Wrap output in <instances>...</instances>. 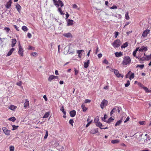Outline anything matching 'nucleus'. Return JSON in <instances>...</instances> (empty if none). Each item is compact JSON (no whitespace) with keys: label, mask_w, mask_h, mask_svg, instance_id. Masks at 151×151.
I'll list each match as a JSON object with an SVG mask.
<instances>
[{"label":"nucleus","mask_w":151,"mask_h":151,"mask_svg":"<svg viewBox=\"0 0 151 151\" xmlns=\"http://www.w3.org/2000/svg\"><path fill=\"white\" fill-rule=\"evenodd\" d=\"M16 108L17 106L14 105H11L9 108V109L12 110H14L15 109H16Z\"/></svg>","instance_id":"4be33fe9"},{"label":"nucleus","mask_w":151,"mask_h":151,"mask_svg":"<svg viewBox=\"0 0 151 151\" xmlns=\"http://www.w3.org/2000/svg\"><path fill=\"white\" fill-rule=\"evenodd\" d=\"M116 110H118V113H119L120 111H121V110L122 109V108L121 107H116Z\"/></svg>","instance_id":"5fc2aeb1"},{"label":"nucleus","mask_w":151,"mask_h":151,"mask_svg":"<svg viewBox=\"0 0 151 151\" xmlns=\"http://www.w3.org/2000/svg\"><path fill=\"white\" fill-rule=\"evenodd\" d=\"M58 2L59 4V6L61 7H63L64 5L62 1L60 0H58Z\"/></svg>","instance_id":"c756f323"},{"label":"nucleus","mask_w":151,"mask_h":151,"mask_svg":"<svg viewBox=\"0 0 151 151\" xmlns=\"http://www.w3.org/2000/svg\"><path fill=\"white\" fill-rule=\"evenodd\" d=\"M74 71H75V75H77V74L79 73V71L77 70L76 68H74Z\"/></svg>","instance_id":"603ef678"},{"label":"nucleus","mask_w":151,"mask_h":151,"mask_svg":"<svg viewBox=\"0 0 151 151\" xmlns=\"http://www.w3.org/2000/svg\"><path fill=\"white\" fill-rule=\"evenodd\" d=\"M131 73V71H129L128 72L127 74H126V76H125L126 78H129V73Z\"/></svg>","instance_id":"0e129e2a"},{"label":"nucleus","mask_w":151,"mask_h":151,"mask_svg":"<svg viewBox=\"0 0 151 151\" xmlns=\"http://www.w3.org/2000/svg\"><path fill=\"white\" fill-rule=\"evenodd\" d=\"M60 110L63 113L64 115H66V112L64 111V107L63 106L60 109Z\"/></svg>","instance_id":"bb28decb"},{"label":"nucleus","mask_w":151,"mask_h":151,"mask_svg":"<svg viewBox=\"0 0 151 151\" xmlns=\"http://www.w3.org/2000/svg\"><path fill=\"white\" fill-rule=\"evenodd\" d=\"M119 141L117 139L112 140L111 141V142L112 144H117L119 142Z\"/></svg>","instance_id":"7c9ffc66"},{"label":"nucleus","mask_w":151,"mask_h":151,"mask_svg":"<svg viewBox=\"0 0 151 151\" xmlns=\"http://www.w3.org/2000/svg\"><path fill=\"white\" fill-rule=\"evenodd\" d=\"M99 120V119H95L94 120V122L95 124L96 125H97Z\"/></svg>","instance_id":"49530a36"},{"label":"nucleus","mask_w":151,"mask_h":151,"mask_svg":"<svg viewBox=\"0 0 151 151\" xmlns=\"http://www.w3.org/2000/svg\"><path fill=\"white\" fill-rule=\"evenodd\" d=\"M102 55L101 53H99L98 55V57L99 58H101L102 57Z\"/></svg>","instance_id":"774afa93"},{"label":"nucleus","mask_w":151,"mask_h":151,"mask_svg":"<svg viewBox=\"0 0 151 151\" xmlns=\"http://www.w3.org/2000/svg\"><path fill=\"white\" fill-rule=\"evenodd\" d=\"M150 30L149 29H146L145 30L142 34V36L145 37L147 36V34L150 32Z\"/></svg>","instance_id":"0eeeda50"},{"label":"nucleus","mask_w":151,"mask_h":151,"mask_svg":"<svg viewBox=\"0 0 151 151\" xmlns=\"http://www.w3.org/2000/svg\"><path fill=\"white\" fill-rule=\"evenodd\" d=\"M134 77V73H132L130 76L129 78L130 80H131L132 79H133Z\"/></svg>","instance_id":"37998d69"},{"label":"nucleus","mask_w":151,"mask_h":151,"mask_svg":"<svg viewBox=\"0 0 151 151\" xmlns=\"http://www.w3.org/2000/svg\"><path fill=\"white\" fill-rule=\"evenodd\" d=\"M14 27L15 28L17 31H19V29H18L19 27H18L16 25H14Z\"/></svg>","instance_id":"69168bd1"},{"label":"nucleus","mask_w":151,"mask_h":151,"mask_svg":"<svg viewBox=\"0 0 151 151\" xmlns=\"http://www.w3.org/2000/svg\"><path fill=\"white\" fill-rule=\"evenodd\" d=\"M116 108H114L111 111L110 113V115L111 116L113 113H114L116 111Z\"/></svg>","instance_id":"cd10ccee"},{"label":"nucleus","mask_w":151,"mask_h":151,"mask_svg":"<svg viewBox=\"0 0 151 151\" xmlns=\"http://www.w3.org/2000/svg\"><path fill=\"white\" fill-rule=\"evenodd\" d=\"M63 35L67 38L72 37V35L70 33L68 32L63 34Z\"/></svg>","instance_id":"4468645a"},{"label":"nucleus","mask_w":151,"mask_h":151,"mask_svg":"<svg viewBox=\"0 0 151 151\" xmlns=\"http://www.w3.org/2000/svg\"><path fill=\"white\" fill-rule=\"evenodd\" d=\"M17 42V40L15 38L13 39H12L11 46L13 47L15 45Z\"/></svg>","instance_id":"f8f14e48"},{"label":"nucleus","mask_w":151,"mask_h":151,"mask_svg":"<svg viewBox=\"0 0 151 151\" xmlns=\"http://www.w3.org/2000/svg\"><path fill=\"white\" fill-rule=\"evenodd\" d=\"M73 8L74 9H77L78 10H79V8H78L76 4H73Z\"/></svg>","instance_id":"09e8293b"},{"label":"nucleus","mask_w":151,"mask_h":151,"mask_svg":"<svg viewBox=\"0 0 151 151\" xmlns=\"http://www.w3.org/2000/svg\"><path fill=\"white\" fill-rule=\"evenodd\" d=\"M90 60H88L86 61L84 63V67L85 68H87L89 66V63Z\"/></svg>","instance_id":"9b49d317"},{"label":"nucleus","mask_w":151,"mask_h":151,"mask_svg":"<svg viewBox=\"0 0 151 151\" xmlns=\"http://www.w3.org/2000/svg\"><path fill=\"white\" fill-rule=\"evenodd\" d=\"M8 120H9L12 121V122H14L16 121V119L15 117L13 116L9 118Z\"/></svg>","instance_id":"b1692460"},{"label":"nucleus","mask_w":151,"mask_h":151,"mask_svg":"<svg viewBox=\"0 0 151 151\" xmlns=\"http://www.w3.org/2000/svg\"><path fill=\"white\" fill-rule=\"evenodd\" d=\"M136 58H138L139 60L143 61V58H140L139 56L136 57Z\"/></svg>","instance_id":"13d9d810"},{"label":"nucleus","mask_w":151,"mask_h":151,"mask_svg":"<svg viewBox=\"0 0 151 151\" xmlns=\"http://www.w3.org/2000/svg\"><path fill=\"white\" fill-rule=\"evenodd\" d=\"M112 45L114 48H116L119 47L121 45V43L120 40L117 39L115 40Z\"/></svg>","instance_id":"f03ea898"},{"label":"nucleus","mask_w":151,"mask_h":151,"mask_svg":"<svg viewBox=\"0 0 151 151\" xmlns=\"http://www.w3.org/2000/svg\"><path fill=\"white\" fill-rule=\"evenodd\" d=\"M139 47L137 48L136 50L133 51V55L134 56H136V54L137 53V51L138 50Z\"/></svg>","instance_id":"c9c22d12"},{"label":"nucleus","mask_w":151,"mask_h":151,"mask_svg":"<svg viewBox=\"0 0 151 151\" xmlns=\"http://www.w3.org/2000/svg\"><path fill=\"white\" fill-rule=\"evenodd\" d=\"M34 47L32 46H29V47L28 48V49L29 50H34Z\"/></svg>","instance_id":"4d7b16f0"},{"label":"nucleus","mask_w":151,"mask_h":151,"mask_svg":"<svg viewBox=\"0 0 151 151\" xmlns=\"http://www.w3.org/2000/svg\"><path fill=\"white\" fill-rule=\"evenodd\" d=\"M58 11L60 12L61 15H64V13H63V12L61 8L59 7L58 9Z\"/></svg>","instance_id":"473e14b6"},{"label":"nucleus","mask_w":151,"mask_h":151,"mask_svg":"<svg viewBox=\"0 0 151 151\" xmlns=\"http://www.w3.org/2000/svg\"><path fill=\"white\" fill-rule=\"evenodd\" d=\"M76 114V112L75 110H73L70 112V116L71 117H73L75 116Z\"/></svg>","instance_id":"1a4fd4ad"},{"label":"nucleus","mask_w":151,"mask_h":151,"mask_svg":"<svg viewBox=\"0 0 151 151\" xmlns=\"http://www.w3.org/2000/svg\"><path fill=\"white\" fill-rule=\"evenodd\" d=\"M114 119L112 118L111 117L108 119V121H106V122L109 124L112 122V121L114 120Z\"/></svg>","instance_id":"c85d7f7f"},{"label":"nucleus","mask_w":151,"mask_h":151,"mask_svg":"<svg viewBox=\"0 0 151 151\" xmlns=\"http://www.w3.org/2000/svg\"><path fill=\"white\" fill-rule=\"evenodd\" d=\"M103 62L104 63L106 64H107L108 63V61L106 59H105L104 60Z\"/></svg>","instance_id":"e2e57ef3"},{"label":"nucleus","mask_w":151,"mask_h":151,"mask_svg":"<svg viewBox=\"0 0 151 151\" xmlns=\"http://www.w3.org/2000/svg\"><path fill=\"white\" fill-rule=\"evenodd\" d=\"M84 50H78L77 52V53L78 54H81V53L82 52H84Z\"/></svg>","instance_id":"8fccbe9b"},{"label":"nucleus","mask_w":151,"mask_h":151,"mask_svg":"<svg viewBox=\"0 0 151 151\" xmlns=\"http://www.w3.org/2000/svg\"><path fill=\"white\" fill-rule=\"evenodd\" d=\"M144 67V64L137 65L136 67V68L137 67H139L141 69H142Z\"/></svg>","instance_id":"72a5a7b5"},{"label":"nucleus","mask_w":151,"mask_h":151,"mask_svg":"<svg viewBox=\"0 0 151 151\" xmlns=\"http://www.w3.org/2000/svg\"><path fill=\"white\" fill-rule=\"evenodd\" d=\"M16 8L17 11L19 12L20 13L21 11V8L20 5L18 3L16 5Z\"/></svg>","instance_id":"2eb2a0df"},{"label":"nucleus","mask_w":151,"mask_h":151,"mask_svg":"<svg viewBox=\"0 0 151 151\" xmlns=\"http://www.w3.org/2000/svg\"><path fill=\"white\" fill-rule=\"evenodd\" d=\"M90 102L91 100L88 99H86L85 100V103H90Z\"/></svg>","instance_id":"052dcab7"},{"label":"nucleus","mask_w":151,"mask_h":151,"mask_svg":"<svg viewBox=\"0 0 151 151\" xmlns=\"http://www.w3.org/2000/svg\"><path fill=\"white\" fill-rule=\"evenodd\" d=\"M128 45V42H126L125 43H124L121 46L122 48H125L127 47Z\"/></svg>","instance_id":"aec40b11"},{"label":"nucleus","mask_w":151,"mask_h":151,"mask_svg":"<svg viewBox=\"0 0 151 151\" xmlns=\"http://www.w3.org/2000/svg\"><path fill=\"white\" fill-rule=\"evenodd\" d=\"M138 85L140 87H141L142 88H143V87H145V86L142 83H139Z\"/></svg>","instance_id":"338daca9"},{"label":"nucleus","mask_w":151,"mask_h":151,"mask_svg":"<svg viewBox=\"0 0 151 151\" xmlns=\"http://www.w3.org/2000/svg\"><path fill=\"white\" fill-rule=\"evenodd\" d=\"M24 107L25 109L27 108V107H28L29 106V101L28 100L26 99L24 103Z\"/></svg>","instance_id":"f3484780"},{"label":"nucleus","mask_w":151,"mask_h":151,"mask_svg":"<svg viewBox=\"0 0 151 151\" xmlns=\"http://www.w3.org/2000/svg\"><path fill=\"white\" fill-rule=\"evenodd\" d=\"M81 107L83 112H85L87 109V108L85 106L84 104H82L81 105Z\"/></svg>","instance_id":"6ab92c4d"},{"label":"nucleus","mask_w":151,"mask_h":151,"mask_svg":"<svg viewBox=\"0 0 151 151\" xmlns=\"http://www.w3.org/2000/svg\"><path fill=\"white\" fill-rule=\"evenodd\" d=\"M107 116L106 114H105L103 118V119H102V120L104 122H106V119L107 118Z\"/></svg>","instance_id":"ea45409f"},{"label":"nucleus","mask_w":151,"mask_h":151,"mask_svg":"<svg viewBox=\"0 0 151 151\" xmlns=\"http://www.w3.org/2000/svg\"><path fill=\"white\" fill-rule=\"evenodd\" d=\"M111 71H114V74L116 76L119 73V71L117 70H116L114 69H112Z\"/></svg>","instance_id":"2f4dec72"},{"label":"nucleus","mask_w":151,"mask_h":151,"mask_svg":"<svg viewBox=\"0 0 151 151\" xmlns=\"http://www.w3.org/2000/svg\"><path fill=\"white\" fill-rule=\"evenodd\" d=\"M131 62V59L129 56H125L122 61V64L123 65H127L130 64Z\"/></svg>","instance_id":"f257e3e1"},{"label":"nucleus","mask_w":151,"mask_h":151,"mask_svg":"<svg viewBox=\"0 0 151 151\" xmlns=\"http://www.w3.org/2000/svg\"><path fill=\"white\" fill-rule=\"evenodd\" d=\"M74 123V121L73 119H70L69 121V123L71 124L72 126H73V123Z\"/></svg>","instance_id":"de8ad7c7"},{"label":"nucleus","mask_w":151,"mask_h":151,"mask_svg":"<svg viewBox=\"0 0 151 151\" xmlns=\"http://www.w3.org/2000/svg\"><path fill=\"white\" fill-rule=\"evenodd\" d=\"M12 130H15L17 129L18 127V126H16L14 125H13L12 126Z\"/></svg>","instance_id":"4c0bfd02"},{"label":"nucleus","mask_w":151,"mask_h":151,"mask_svg":"<svg viewBox=\"0 0 151 151\" xmlns=\"http://www.w3.org/2000/svg\"><path fill=\"white\" fill-rule=\"evenodd\" d=\"M12 3V0H9L6 4V8L7 9H9L11 6Z\"/></svg>","instance_id":"9d476101"},{"label":"nucleus","mask_w":151,"mask_h":151,"mask_svg":"<svg viewBox=\"0 0 151 151\" xmlns=\"http://www.w3.org/2000/svg\"><path fill=\"white\" fill-rule=\"evenodd\" d=\"M24 50L22 48V47L20 45V44H19V49L18 51V54L21 56H23V52Z\"/></svg>","instance_id":"20e7f679"},{"label":"nucleus","mask_w":151,"mask_h":151,"mask_svg":"<svg viewBox=\"0 0 151 151\" xmlns=\"http://www.w3.org/2000/svg\"><path fill=\"white\" fill-rule=\"evenodd\" d=\"M96 126L99 127L101 129H103V128H102L101 127L103 126V125L101 123L99 122L98 123L97 125Z\"/></svg>","instance_id":"f704fd0d"},{"label":"nucleus","mask_w":151,"mask_h":151,"mask_svg":"<svg viewBox=\"0 0 151 151\" xmlns=\"http://www.w3.org/2000/svg\"><path fill=\"white\" fill-rule=\"evenodd\" d=\"M48 136V132L47 130L46 131V133L45 136L44 137V139H45L47 138V137Z\"/></svg>","instance_id":"c03bdc74"},{"label":"nucleus","mask_w":151,"mask_h":151,"mask_svg":"<svg viewBox=\"0 0 151 151\" xmlns=\"http://www.w3.org/2000/svg\"><path fill=\"white\" fill-rule=\"evenodd\" d=\"M130 84V82L129 80H128L127 83L125 84V86L126 87H128Z\"/></svg>","instance_id":"58836bf2"},{"label":"nucleus","mask_w":151,"mask_h":151,"mask_svg":"<svg viewBox=\"0 0 151 151\" xmlns=\"http://www.w3.org/2000/svg\"><path fill=\"white\" fill-rule=\"evenodd\" d=\"M98 128H93L90 130V133L91 134H94L98 132Z\"/></svg>","instance_id":"423d86ee"},{"label":"nucleus","mask_w":151,"mask_h":151,"mask_svg":"<svg viewBox=\"0 0 151 151\" xmlns=\"http://www.w3.org/2000/svg\"><path fill=\"white\" fill-rule=\"evenodd\" d=\"M50 113V112L49 111L46 112L44 114L43 118H47L49 115Z\"/></svg>","instance_id":"5701e85b"},{"label":"nucleus","mask_w":151,"mask_h":151,"mask_svg":"<svg viewBox=\"0 0 151 151\" xmlns=\"http://www.w3.org/2000/svg\"><path fill=\"white\" fill-rule=\"evenodd\" d=\"M122 122V119H120V120H119L115 124V126H117L119 125Z\"/></svg>","instance_id":"412c9836"},{"label":"nucleus","mask_w":151,"mask_h":151,"mask_svg":"<svg viewBox=\"0 0 151 151\" xmlns=\"http://www.w3.org/2000/svg\"><path fill=\"white\" fill-rule=\"evenodd\" d=\"M143 89H144V90L146 92V93H148V90H149V89L147 88V87H143Z\"/></svg>","instance_id":"3c124183"},{"label":"nucleus","mask_w":151,"mask_h":151,"mask_svg":"<svg viewBox=\"0 0 151 151\" xmlns=\"http://www.w3.org/2000/svg\"><path fill=\"white\" fill-rule=\"evenodd\" d=\"M54 76H53V75H51L50 76L48 79V81H51L52 80L54 79Z\"/></svg>","instance_id":"393cba45"},{"label":"nucleus","mask_w":151,"mask_h":151,"mask_svg":"<svg viewBox=\"0 0 151 151\" xmlns=\"http://www.w3.org/2000/svg\"><path fill=\"white\" fill-rule=\"evenodd\" d=\"M73 21L70 19H68L67 20V26H72L73 24Z\"/></svg>","instance_id":"6e6552de"},{"label":"nucleus","mask_w":151,"mask_h":151,"mask_svg":"<svg viewBox=\"0 0 151 151\" xmlns=\"http://www.w3.org/2000/svg\"><path fill=\"white\" fill-rule=\"evenodd\" d=\"M108 101L105 99L103 100L101 102L100 104L101 108L103 109L104 108V107L107 106L108 104Z\"/></svg>","instance_id":"7ed1b4c3"},{"label":"nucleus","mask_w":151,"mask_h":151,"mask_svg":"<svg viewBox=\"0 0 151 151\" xmlns=\"http://www.w3.org/2000/svg\"><path fill=\"white\" fill-rule=\"evenodd\" d=\"M14 50L15 49L14 48H12L6 56H9L10 55L12 54V52L14 51Z\"/></svg>","instance_id":"dca6fc26"},{"label":"nucleus","mask_w":151,"mask_h":151,"mask_svg":"<svg viewBox=\"0 0 151 151\" xmlns=\"http://www.w3.org/2000/svg\"><path fill=\"white\" fill-rule=\"evenodd\" d=\"M2 130L4 133L6 135H9L10 134V131L8 130L5 127H3Z\"/></svg>","instance_id":"39448f33"},{"label":"nucleus","mask_w":151,"mask_h":151,"mask_svg":"<svg viewBox=\"0 0 151 151\" xmlns=\"http://www.w3.org/2000/svg\"><path fill=\"white\" fill-rule=\"evenodd\" d=\"M117 8V6L116 5H113L110 8L111 9H116Z\"/></svg>","instance_id":"6e6d98bb"},{"label":"nucleus","mask_w":151,"mask_h":151,"mask_svg":"<svg viewBox=\"0 0 151 151\" xmlns=\"http://www.w3.org/2000/svg\"><path fill=\"white\" fill-rule=\"evenodd\" d=\"M4 29L7 32H9L10 30L9 28L7 27H4Z\"/></svg>","instance_id":"864d4df0"},{"label":"nucleus","mask_w":151,"mask_h":151,"mask_svg":"<svg viewBox=\"0 0 151 151\" xmlns=\"http://www.w3.org/2000/svg\"><path fill=\"white\" fill-rule=\"evenodd\" d=\"M125 18L127 20H128L129 19V17L128 15V12H127L125 14Z\"/></svg>","instance_id":"a19ab883"},{"label":"nucleus","mask_w":151,"mask_h":151,"mask_svg":"<svg viewBox=\"0 0 151 151\" xmlns=\"http://www.w3.org/2000/svg\"><path fill=\"white\" fill-rule=\"evenodd\" d=\"M27 36L29 38H30L32 37V35L31 33H27Z\"/></svg>","instance_id":"bf43d9fd"},{"label":"nucleus","mask_w":151,"mask_h":151,"mask_svg":"<svg viewBox=\"0 0 151 151\" xmlns=\"http://www.w3.org/2000/svg\"><path fill=\"white\" fill-rule=\"evenodd\" d=\"M14 147L13 146H10L9 147L10 151H14Z\"/></svg>","instance_id":"79ce46f5"},{"label":"nucleus","mask_w":151,"mask_h":151,"mask_svg":"<svg viewBox=\"0 0 151 151\" xmlns=\"http://www.w3.org/2000/svg\"><path fill=\"white\" fill-rule=\"evenodd\" d=\"M113 16L119 19H120L122 17V16L119 14H115Z\"/></svg>","instance_id":"a878e982"},{"label":"nucleus","mask_w":151,"mask_h":151,"mask_svg":"<svg viewBox=\"0 0 151 151\" xmlns=\"http://www.w3.org/2000/svg\"><path fill=\"white\" fill-rule=\"evenodd\" d=\"M22 29L24 32L27 31L28 30L27 27L24 26H23L22 27Z\"/></svg>","instance_id":"e433bc0d"},{"label":"nucleus","mask_w":151,"mask_h":151,"mask_svg":"<svg viewBox=\"0 0 151 151\" xmlns=\"http://www.w3.org/2000/svg\"><path fill=\"white\" fill-rule=\"evenodd\" d=\"M147 50V46L144 47V46L142 47L139 50V51H146Z\"/></svg>","instance_id":"ddd939ff"},{"label":"nucleus","mask_w":151,"mask_h":151,"mask_svg":"<svg viewBox=\"0 0 151 151\" xmlns=\"http://www.w3.org/2000/svg\"><path fill=\"white\" fill-rule=\"evenodd\" d=\"M92 120L91 121L88 122V123L86 125V127H88L92 123Z\"/></svg>","instance_id":"a18cd8bd"},{"label":"nucleus","mask_w":151,"mask_h":151,"mask_svg":"<svg viewBox=\"0 0 151 151\" xmlns=\"http://www.w3.org/2000/svg\"><path fill=\"white\" fill-rule=\"evenodd\" d=\"M115 54V56L117 57H119L122 55V53L121 52H116Z\"/></svg>","instance_id":"a211bd4d"},{"label":"nucleus","mask_w":151,"mask_h":151,"mask_svg":"<svg viewBox=\"0 0 151 151\" xmlns=\"http://www.w3.org/2000/svg\"><path fill=\"white\" fill-rule=\"evenodd\" d=\"M129 119V116L127 117L126 119H125V120L124 121V123H126L127 122V121H128Z\"/></svg>","instance_id":"680f3d73"}]
</instances>
